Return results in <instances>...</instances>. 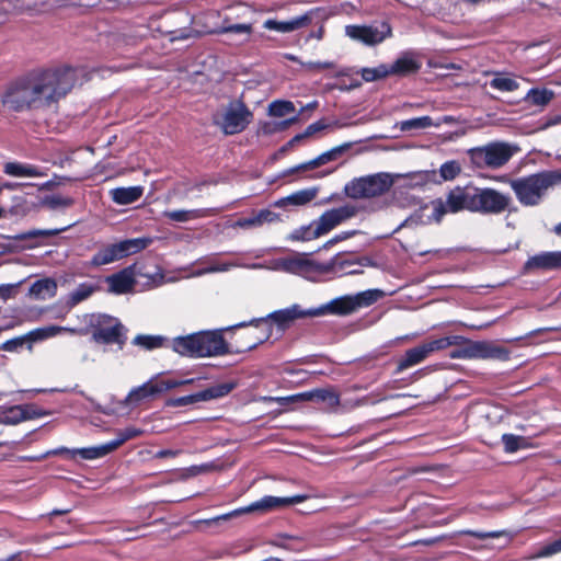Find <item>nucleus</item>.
Masks as SVG:
<instances>
[{
	"label": "nucleus",
	"mask_w": 561,
	"mask_h": 561,
	"mask_svg": "<svg viewBox=\"0 0 561 561\" xmlns=\"http://www.w3.org/2000/svg\"><path fill=\"white\" fill-rule=\"evenodd\" d=\"M561 181V173L542 171L527 176L508 180L510 186L517 201L526 207L541 203L548 190Z\"/></svg>",
	"instance_id": "obj_2"
},
{
	"label": "nucleus",
	"mask_w": 561,
	"mask_h": 561,
	"mask_svg": "<svg viewBox=\"0 0 561 561\" xmlns=\"http://www.w3.org/2000/svg\"><path fill=\"white\" fill-rule=\"evenodd\" d=\"M501 439L504 445V450L508 454L516 453L520 448L526 447V438L523 436L503 434Z\"/></svg>",
	"instance_id": "obj_53"
},
{
	"label": "nucleus",
	"mask_w": 561,
	"mask_h": 561,
	"mask_svg": "<svg viewBox=\"0 0 561 561\" xmlns=\"http://www.w3.org/2000/svg\"><path fill=\"white\" fill-rule=\"evenodd\" d=\"M181 454L180 449H161L154 454V458L161 459V458H169V457H176Z\"/></svg>",
	"instance_id": "obj_64"
},
{
	"label": "nucleus",
	"mask_w": 561,
	"mask_h": 561,
	"mask_svg": "<svg viewBox=\"0 0 561 561\" xmlns=\"http://www.w3.org/2000/svg\"><path fill=\"white\" fill-rule=\"evenodd\" d=\"M362 263L351 257L337 254L325 265L324 271L333 272L339 275H356L360 274Z\"/></svg>",
	"instance_id": "obj_31"
},
{
	"label": "nucleus",
	"mask_w": 561,
	"mask_h": 561,
	"mask_svg": "<svg viewBox=\"0 0 561 561\" xmlns=\"http://www.w3.org/2000/svg\"><path fill=\"white\" fill-rule=\"evenodd\" d=\"M57 291V283L53 278H42L32 284L30 295L39 300L53 298Z\"/></svg>",
	"instance_id": "obj_36"
},
{
	"label": "nucleus",
	"mask_w": 561,
	"mask_h": 561,
	"mask_svg": "<svg viewBox=\"0 0 561 561\" xmlns=\"http://www.w3.org/2000/svg\"><path fill=\"white\" fill-rule=\"evenodd\" d=\"M460 172L461 165L456 160L446 161L439 167V176L442 181H453L460 174Z\"/></svg>",
	"instance_id": "obj_51"
},
{
	"label": "nucleus",
	"mask_w": 561,
	"mask_h": 561,
	"mask_svg": "<svg viewBox=\"0 0 561 561\" xmlns=\"http://www.w3.org/2000/svg\"><path fill=\"white\" fill-rule=\"evenodd\" d=\"M272 268L307 277L319 271V265L304 255L279 257L272 262Z\"/></svg>",
	"instance_id": "obj_21"
},
{
	"label": "nucleus",
	"mask_w": 561,
	"mask_h": 561,
	"mask_svg": "<svg viewBox=\"0 0 561 561\" xmlns=\"http://www.w3.org/2000/svg\"><path fill=\"white\" fill-rule=\"evenodd\" d=\"M149 238H134L108 244L99 250L91 259V265L102 266L140 252L150 244Z\"/></svg>",
	"instance_id": "obj_9"
},
{
	"label": "nucleus",
	"mask_w": 561,
	"mask_h": 561,
	"mask_svg": "<svg viewBox=\"0 0 561 561\" xmlns=\"http://www.w3.org/2000/svg\"><path fill=\"white\" fill-rule=\"evenodd\" d=\"M92 340L99 344H117L122 350L126 342V330L118 319L107 314H92L90 319Z\"/></svg>",
	"instance_id": "obj_5"
},
{
	"label": "nucleus",
	"mask_w": 561,
	"mask_h": 561,
	"mask_svg": "<svg viewBox=\"0 0 561 561\" xmlns=\"http://www.w3.org/2000/svg\"><path fill=\"white\" fill-rule=\"evenodd\" d=\"M312 16L309 13L295 16L288 21H276L268 19L263 23V27L278 33H290L296 30L308 26L311 23Z\"/></svg>",
	"instance_id": "obj_28"
},
{
	"label": "nucleus",
	"mask_w": 561,
	"mask_h": 561,
	"mask_svg": "<svg viewBox=\"0 0 561 561\" xmlns=\"http://www.w3.org/2000/svg\"><path fill=\"white\" fill-rule=\"evenodd\" d=\"M236 387L234 382H221L214 385L203 391H199V398L203 401L222 398L229 394Z\"/></svg>",
	"instance_id": "obj_43"
},
{
	"label": "nucleus",
	"mask_w": 561,
	"mask_h": 561,
	"mask_svg": "<svg viewBox=\"0 0 561 561\" xmlns=\"http://www.w3.org/2000/svg\"><path fill=\"white\" fill-rule=\"evenodd\" d=\"M201 401H203V400L199 398V392H197V393L184 396V397L176 399L175 404L182 407V405H188V404H193V403L201 402Z\"/></svg>",
	"instance_id": "obj_61"
},
{
	"label": "nucleus",
	"mask_w": 561,
	"mask_h": 561,
	"mask_svg": "<svg viewBox=\"0 0 561 561\" xmlns=\"http://www.w3.org/2000/svg\"><path fill=\"white\" fill-rule=\"evenodd\" d=\"M197 263L198 264H206L204 267H206V272H208V274L228 272L232 267L241 266L238 263L219 262V261H217L215 255L206 256L204 259H201V260L197 261Z\"/></svg>",
	"instance_id": "obj_47"
},
{
	"label": "nucleus",
	"mask_w": 561,
	"mask_h": 561,
	"mask_svg": "<svg viewBox=\"0 0 561 561\" xmlns=\"http://www.w3.org/2000/svg\"><path fill=\"white\" fill-rule=\"evenodd\" d=\"M149 238H134L108 244L99 250L91 259V265L102 266L140 252L150 244Z\"/></svg>",
	"instance_id": "obj_8"
},
{
	"label": "nucleus",
	"mask_w": 561,
	"mask_h": 561,
	"mask_svg": "<svg viewBox=\"0 0 561 561\" xmlns=\"http://www.w3.org/2000/svg\"><path fill=\"white\" fill-rule=\"evenodd\" d=\"M461 535L472 536L478 539L484 540L489 538H499L506 534L505 530H493V531H479V530H471V529H465L460 531Z\"/></svg>",
	"instance_id": "obj_57"
},
{
	"label": "nucleus",
	"mask_w": 561,
	"mask_h": 561,
	"mask_svg": "<svg viewBox=\"0 0 561 561\" xmlns=\"http://www.w3.org/2000/svg\"><path fill=\"white\" fill-rule=\"evenodd\" d=\"M144 194L140 185L128 187H116L110 191L112 201L117 205H129L137 202Z\"/></svg>",
	"instance_id": "obj_34"
},
{
	"label": "nucleus",
	"mask_w": 561,
	"mask_h": 561,
	"mask_svg": "<svg viewBox=\"0 0 561 561\" xmlns=\"http://www.w3.org/2000/svg\"><path fill=\"white\" fill-rule=\"evenodd\" d=\"M355 310L352 295H345L334 298L319 307H313L311 317H323V316H348Z\"/></svg>",
	"instance_id": "obj_23"
},
{
	"label": "nucleus",
	"mask_w": 561,
	"mask_h": 561,
	"mask_svg": "<svg viewBox=\"0 0 561 561\" xmlns=\"http://www.w3.org/2000/svg\"><path fill=\"white\" fill-rule=\"evenodd\" d=\"M559 552H561V537L559 539L554 540L553 542H550V543L543 546L542 548H540L536 552L535 557L536 558H547V557L553 556Z\"/></svg>",
	"instance_id": "obj_56"
},
{
	"label": "nucleus",
	"mask_w": 561,
	"mask_h": 561,
	"mask_svg": "<svg viewBox=\"0 0 561 561\" xmlns=\"http://www.w3.org/2000/svg\"><path fill=\"white\" fill-rule=\"evenodd\" d=\"M345 34L357 42L365 45H377L391 35V28L388 24L382 23L379 26L373 25H347Z\"/></svg>",
	"instance_id": "obj_19"
},
{
	"label": "nucleus",
	"mask_w": 561,
	"mask_h": 561,
	"mask_svg": "<svg viewBox=\"0 0 561 561\" xmlns=\"http://www.w3.org/2000/svg\"><path fill=\"white\" fill-rule=\"evenodd\" d=\"M489 85L501 92H513L519 88V82L511 76L496 72L494 78L489 81Z\"/></svg>",
	"instance_id": "obj_41"
},
{
	"label": "nucleus",
	"mask_w": 561,
	"mask_h": 561,
	"mask_svg": "<svg viewBox=\"0 0 561 561\" xmlns=\"http://www.w3.org/2000/svg\"><path fill=\"white\" fill-rule=\"evenodd\" d=\"M383 296L380 289H367L355 295H352L355 310L364 307H369Z\"/></svg>",
	"instance_id": "obj_44"
},
{
	"label": "nucleus",
	"mask_w": 561,
	"mask_h": 561,
	"mask_svg": "<svg viewBox=\"0 0 561 561\" xmlns=\"http://www.w3.org/2000/svg\"><path fill=\"white\" fill-rule=\"evenodd\" d=\"M75 4L76 0H0V21L11 12H45L54 7Z\"/></svg>",
	"instance_id": "obj_15"
},
{
	"label": "nucleus",
	"mask_w": 561,
	"mask_h": 561,
	"mask_svg": "<svg viewBox=\"0 0 561 561\" xmlns=\"http://www.w3.org/2000/svg\"><path fill=\"white\" fill-rule=\"evenodd\" d=\"M82 73L68 66L31 71L8 87L2 102L15 112L48 107L70 92Z\"/></svg>",
	"instance_id": "obj_1"
},
{
	"label": "nucleus",
	"mask_w": 561,
	"mask_h": 561,
	"mask_svg": "<svg viewBox=\"0 0 561 561\" xmlns=\"http://www.w3.org/2000/svg\"><path fill=\"white\" fill-rule=\"evenodd\" d=\"M359 231L358 230H348V231H343L336 236H334L331 240H329L325 244V247H329V245H332V244H335L340 241H344L346 239H350L352 237H354L355 234H357Z\"/></svg>",
	"instance_id": "obj_60"
},
{
	"label": "nucleus",
	"mask_w": 561,
	"mask_h": 561,
	"mask_svg": "<svg viewBox=\"0 0 561 561\" xmlns=\"http://www.w3.org/2000/svg\"><path fill=\"white\" fill-rule=\"evenodd\" d=\"M351 147H352V142H344L340 146H336V147L321 153L320 156H318L317 158H314L308 162H305L297 167L291 168L290 170H288L287 173H294V172L300 171V170L314 169V168H318L328 162L334 161V160L339 159L342 154H344L347 150H350Z\"/></svg>",
	"instance_id": "obj_26"
},
{
	"label": "nucleus",
	"mask_w": 561,
	"mask_h": 561,
	"mask_svg": "<svg viewBox=\"0 0 561 561\" xmlns=\"http://www.w3.org/2000/svg\"><path fill=\"white\" fill-rule=\"evenodd\" d=\"M219 33L221 34H237V35H244L247 38L252 33V25L247 23H238V24H227L222 25L219 30Z\"/></svg>",
	"instance_id": "obj_54"
},
{
	"label": "nucleus",
	"mask_w": 561,
	"mask_h": 561,
	"mask_svg": "<svg viewBox=\"0 0 561 561\" xmlns=\"http://www.w3.org/2000/svg\"><path fill=\"white\" fill-rule=\"evenodd\" d=\"M308 499L305 494H297L294 496H285V497H278V496H272V495H265L259 501H255L251 503L248 506L237 508L228 514H224L221 516H218L215 518V520L219 519H228L232 516H238L241 514H248L253 512H268L278 507L288 506L297 503H301Z\"/></svg>",
	"instance_id": "obj_14"
},
{
	"label": "nucleus",
	"mask_w": 561,
	"mask_h": 561,
	"mask_svg": "<svg viewBox=\"0 0 561 561\" xmlns=\"http://www.w3.org/2000/svg\"><path fill=\"white\" fill-rule=\"evenodd\" d=\"M133 344L141 346L146 350H154L159 347H165L168 345V339L162 335H145L139 334L133 340Z\"/></svg>",
	"instance_id": "obj_46"
},
{
	"label": "nucleus",
	"mask_w": 561,
	"mask_h": 561,
	"mask_svg": "<svg viewBox=\"0 0 561 561\" xmlns=\"http://www.w3.org/2000/svg\"><path fill=\"white\" fill-rule=\"evenodd\" d=\"M64 331H69L71 333H75L76 329H68V328L58 327V325H48V327L38 328V329L30 331L25 335V337H26V340H30L32 342H38V341H44L46 339L53 337Z\"/></svg>",
	"instance_id": "obj_39"
},
{
	"label": "nucleus",
	"mask_w": 561,
	"mask_h": 561,
	"mask_svg": "<svg viewBox=\"0 0 561 561\" xmlns=\"http://www.w3.org/2000/svg\"><path fill=\"white\" fill-rule=\"evenodd\" d=\"M462 339L459 336H444L425 342L413 348L408 350L398 363V371H403L425 360L433 352L445 350L453 344L459 343Z\"/></svg>",
	"instance_id": "obj_12"
},
{
	"label": "nucleus",
	"mask_w": 561,
	"mask_h": 561,
	"mask_svg": "<svg viewBox=\"0 0 561 561\" xmlns=\"http://www.w3.org/2000/svg\"><path fill=\"white\" fill-rule=\"evenodd\" d=\"M317 196L316 188H307L295 192L286 197H283L275 202L276 207H286L288 205L302 206L310 203Z\"/></svg>",
	"instance_id": "obj_37"
},
{
	"label": "nucleus",
	"mask_w": 561,
	"mask_h": 561,
	"mask_svg": "<svg viewBox=\"0 0 561 561\" xmlns=\"http://www.w3.org/2000/svg\"><path fill=\"white\" fill-rule=\"evenodd\" d=\"M525 268L528 271L561 270V251H547L533 255L526 261Z\"/></svg>",
	"instance_id": "obj_24"
},
{
	"label": "nucleus",
	"mask_w": 561,
	"mask_h": 561,
	"mask_svg": "<svg viewBox=\"0 0 561 561\" xmlns=\"http://www.w3.org/2000/svg\"><path fill=\"white\" fill-rule=\"evenodd\" d=\"M220 208H196V209H178L165 210L163 216L174 222H187L191 220L215 216Z\"/></svg>",
	"instance_id": "obj_30"
},
{
	"label": "nucleus",
	"mask_w": 561,
	"mask_h": 561,
	"mask_svg": "<svg viewBox=\"0 0 561 561\" xmlns=\"http://www.w3.org/2000/svg\"><path fill=\"white\" fill-rule=\"evenodd\" d=\"M554 96V92L549 89H537L533 88L528 90L524 100L533 105L543 107L546 106Z\"/></svg>",
	"instance_id": "obj_42"
},
{
	"label": "nucleus",
	"mask_w": 561,
	"mask_h": 561,
	"mask_svg": "<svg viewBox=\"0 0 561 561\" xmlns=\"http://www.w3.org/2000/svg\"><path fill=\"white\" fill-rule=\"evenodd\" d=\"M321 236H323V233L320 229H318V219H316L309 225L295 229L289 234L288 239L291 241H310Z\"/></svg>",
	"instance_id": "obj_38"
},
{
	"label": "nucleus",
	"mask_w": 561,
	"mask_h": 561,
	"mask_svg": "<svg viewBox=\"0 0 561 561\" xmlns=\"http://www.w3.org/2000/svg\"><path fill=\"white\" fill-rule=\"evenodd\" d=\"M67 230V227L56 229H32L25 232H21L14 236L0 234V249L2 253H13L24 249H33L38 243H32L28 245H20V241L34 240L39 237H53Z\"/></svg>",
	"instance_id": "obj_17"
},
{
	"label": "nucleus",
	"mask_w": 561,
	"mask_h": 561,
	"mask_svg": "<svg viewBox=\"0 0 561 561\" xmlns=\"http://www.w3.org/2000/svg\"><path fill=\"white\" fill-rule=\"evenodd\" d=\"M356 72L360 73L363 80L366 82H373L389 77L387 64H380L374 68H362Z\"/></svg>",
	"instance_id": "obj_50"
},
{
	"label": "nucleus",
	"mask_w": 561,
	"mask_h": 561,
	"mask_svg": "<svg viewBox=\"0 0 561 561\" xmlns=\"http://www.w3.org/2000/svg\"><path fill=\"white\" fill-rule=\"evenodd\" d=\"M295 112V105L290 101L277 100L268 105V114L274 117H283Z\"/></svg>",
	"instance_id": "obj_52"
},
{
	"label": "nucleus",
	"mask_w": 561,
	"mask_h": 561,
	"mask_svg": "<svg viewBox=\"0 0 561 561\" xmlns=\"http://www.w3.org/2000/svg\"><path fill=\"white\" fill-rule=\"evenodd\" d=\"M167 348H171L173 352L181 356L198 358L197 334L192 333L176 336L172 340L168 339Z\"/></svg>",
	"instance_id": "obj_27"
},
{
	"label": "nucleus",
	"mask_w": 561,
	"mask_h": 561,
	"mask_svg": "<svg viewBox=\"0 0 561 561\" xmlns=\"http://www.w3.org/2000/svg\"><path fill=\"white\" fill-rule=\"evenodd\" d=\"M312 308L304 309L299 305L295 304L288 308L276 310L264 318H253L250 321H243L232 325V328H245L249 325H253L255 328H262L263 337L260 339L259 343H262L264 340L268 339L271 333V325L268 320H273L280 327H286L290 322L296 319L311 317L309 312H311Z\"/></svg>",
	"instance_id": "obj_6"
},
{
	"label": "nucleus",
	"mask_w": 561,
	"mask_h": 561,
	"mask_svg": "<svg viewBox=\"0 0 561 561\" xmlns=\"http://www.w3.org/2000/svg\"><path fill=\"white\" fill-rule=\"evenodd\" d=\"M392 185V180L388 174L378 173L374 175L354 179L345 187V194L351 198H366L383 194Z\"/></svg>",
	"instance_id": "obj_11"
},
{
	"label": "nucleus",
	"mask_w": 561,
	"mask_h": 561,
	"mask_svg": "<svg viewBox=\"0 0 561 561\" xmlns=\"http://www.w3.org/2000/svg\"><path fill=\"white\" fill-rule=\"evenodd\" d=\"M3 172L10 176L16 178H41L44 173L35 165L20 163V162H7L3 165Z\"/></svg>",
	"instance_id": "obj_35"
},
{
	"label": "nucleus",
	"mask_w": 561,
	"mask_h": 561,
	"mask_svg": "<svg viewBox=\"0 0 561 561\" xmlns=\"http://www.w3.org/2000/svg\"><path fill=\"white\" fill-rule=\"evenodd\" d=\"M462 340L455 345L457 348L453 350L449 357L453 359H501L508 358V352L502 346H499L488 341H470L465 336L458 335Z\"/></svg>",
	"instance_id": "obj_4"
},
{
	"label": "nucleus",
	"mask_w": 561,
	"mask_h": 561,
	"mask_svg": "<svg viewBox=\"0 0 561 561\" xmlns=\"http://www.w3.org/2000/svg\"><path fill=\"white\" fill-rule=\"evenodd\" d=\"M328 127L327 124H324L322 121L314 122L310 124L304 131L306 138L310 137L311 135L321 131Z\"/></svg>",
	"instance_id": "obj_62"
},
{
	"label": "nucleus",
	"mask_w": 561,
	"mask_h": 561,
	"mask_svg": "<svg viewBox=\"0 0 561 561\" xmlns=\"http://www.w3.org/2000/svg\"><path fill=\"white\" fill-rule=\"evenodd\" d=\"M252 117L251 111L242 101H232L227 105L222 115V131L226 135L239 134L248 127Z\"/></svg>",
	"instance_id": "obj_16"
},
{
	"label": "nucleus",
	"mask_w": 561,
	"mask_h": 561,
	"mask_svg": "<svg viewBox=\"0 0 561 561\" xmlns=\"http://www.w3.org/2000/svg\"><path fill=\"white\" fill-rule=\"evenodd\" d=\"M108 291L116 295L126 294L133 290L135 278L131 268H124L108 277Z\"/></svg>",
	"instance_id": "obj_29"
},
{
	"label": "nucleus",
	"mask_w": 561,
	"mask_h": 561,
	"mask_svg": "<svg viewBox=\"0 0 561 561\" xmlns=\"http://www.w3.org/2000/svg\"><path fill=\"white\" fill-rule=\"evenodd\" d=\"M21 283L22 282H19L15 285H13V284L0 285V298H2V299L10 298L13 295L15 287L19 286Z\"/></svg>",
	"instance_id": "obj_63"
},
{
	"label": "nucleus",
	"mask_w": 561,
	"mask_h": 561,
	"mask_svg": "<svg viewBox=\"0 0 561 561\" xmlns=\"http://www.w3.org/2000/svg\"><path fill=\"white\" fill-rule=\"evenodd\" d=\"M142 434V431L136 427H126L123 430L116 431V437L112 440H110L113 450H116L118 447H121L124 443L136 438Z\"/></svg>",
	"instance_id": "obj_48"
},
{
	"label": "nucleus",
	"mask_w": 561,
	"mask_h": 561,
	"mask_svg": "<svg viewBox=\"0 0 561 561\" xmlns=\"http://www.w3.org/2000/svg\"><path fill=\"white\" fill-rule=\"evenodd\" d=\"M439 127L440 123H434L431 116L413 117L410 119L401 121L399 127L402 131H411L414 129H426L430 127Z\"/></svg>",
	"instance_id": "obj_45"
},
{
	"label": "nucleus",
	"mask_w": 561,
	"mask_h": 561,
	"mask_svg": "<svg viewBox=\"0 0 561 561\" xmlns=\"http://www.w3.org/2000/svg\"><path fill=\"white\" fill-rule=\"evenodd\" d=\"M277 401H313L323 403L330 411H334L340 405V396L328 388H318L310 391L294 394L287 398H277Z\"/></svg>",
	"instance_id": "obj_22"
},
{
	"label": "nucleus",
	"mask_w": 561,
	"mask_h": 561,
	"mask_svg": "<svg viewBox=\"0 0 561 561\" xmlns=\"http://www.w3.org/2000/svg\"><path fill=\"white\" fill-rule=\"evenodd\" d=\"M388 76L405 77L415 73L421 68V62L411 51L402 53L392 64L387 65Z\"/></svg>",
	"instance_id": "obj_25"
},
{
	"label": "nucleus",
	"mask_w": 561,
	"mask_h": 561,
	"mask_svg": "<svg viewBox=\"0 0 561 561\" xmlns=\"http://www.w3.org/2000/svg\"><path fill=\"white\" fill-rule=\"evenodd\" d=\"M113 447L110 442L98 445V446H90V447H83V448H77V449H67V448H60L54 454L58 453H71L73 455H79L82 459L87 460H94L99 458H103L107 456L108 454L113 453Z\"/></svg>",
	"instance_id": "obj_32"
},
{
	"label": "nucleus",
	"mask_w": 561,
	"mask_h": 561,
	"mask_svg": "<svg viewBox=\"0 0 561 561\" xmlns=\"http://www.w3.org/2000/svg\"><path fill=\"white\" fill-rule=\"evenodd\" d=\"M473 186H456L448 192L445 202L434 204L432 218L439 222L447 213L456 214L462 210L472 213Z\"/></svg>",
	"instance_id": "obj_10"
},
{
	"label": "nucleus",
	"mask_w": 561,
	"mask_h": 561,
	"mask_svg": "<svg viewBox=\"0 0 561 561\" xmlns=\"http://www.w3.org/2000/svg\"><path fill=\"white\" fill-rule=\"evenodd\" d=\"M304 67L310 70H321L334 68L335 64L333 61H308L304 64Z\"/></svg>",
	"instance_id": "obj_59"
},
{
	"label": "nucleus",
	"mask_w": 561,
	"mask_h": 561,
	"mask_svg": "<svg viewBox=\"0 0 561 561\" xmlns=\"http://www.w3.org/2000/svg\"><path fill=\"white\" fill-rule=\"evenodd\" d=\"M99 286L92 282H84L79 284L68 296V305L71 307L80 304L81 301L88 299Z\"/></svg>",
	"instance_id": "obj_40"
},
{
	"label": "nucleus",
	"mask_w": 561,
	"mask_h": 561,
	"mask_svg": "<svg viewBox=\"0 0 561 561\" xmlns=\"http://www.w3.org/2000/svg\"><path fill=\"white\" fill-rule=\"evenodd\" d=\"M192 379L188 380H175V379H168L162 380L156 378H151L147 382L142 383L141 386H138L136 388H133L127 397L124 400V403L126 405H138L145 400H148L150 398H154L167 390L178 388L180 386L186 385L192 382Z\"/></svg>",
	"instance_id": "obj_13"
},
{
	"label": "nucleus",
	"mask_w": 561,
	"mask_h": 561,
	"mask_svg": "<svg viewBox=\"0 0 561 561\" xmlns=\"http://www.w3.org/2000/svg\"><path fill=\"white\" fill-rule=\"evenodd\" d=\"M517 151L518 147L515 145L495 141L471 148L467 153L476 168L496 170L505 165Z\"/></svg>",
	"instance_id": "obj_3"
},
{
	"label": "nucleus",
	"mask_w": 561,
	"mask_h": 561,
	"mask_svg": "<svg viewBox=\"0 0 561 561\" xmlns=\"http://www.w3.org/2000/svg\"><path fill=\"white\" fill-rule=\"evenodd\" d=\"M45 205L50 209L66 208L72 205L70 197H64L60 195H51L45 198Z\"/></svg>",
	"instance_id": "obj_55"
},
{
	"label": "nucleus",
	"mask_w": 561,
	"mask_h": 561,
	"mask_svg": "<svg viewBox=\"0 0 561 561\" xmlns=\"http://www.w3.org/2000/svg\"><path fill=\"white\" fill-rule=\"evenodd\" d=\"M513 199L506 194L492 187L473 186V208L472 213L482 215H500L506 210H512Z\"/></svg>",
	"instance_id": "obj_7"
},
{
	"label": "nucleus",
	"mask_w": 561,
	"mask_h": 561,
	"mask_svg": "<svg viewBox=\"0 0 561 561\" xmlns=\"http://www.w3.org/2000/svg\"><path fill=\"white\" fill-rule=\"evenodd\" d=\"M359 211V208L353 204H345L329 210H325L318 218V229L327 234L339 225L354 218Z\"/></svg>",
	"instance_id": "obj_20"
},
{
	"label": "nucleus",
	"mask_w": 561,
	"mask_h": 561,
	"mask_svg": "<svg viewBox=\"0 0 561 561\" xmlns=\"http://www.w3.org/2000/svg\"><path fill=\"white\" fill-rule=\"evenodd\" d=\"M233 329L232 327L219 331H201L197 334L198 358L221 356L229 353L228 344L224 339L222 331Z\"/></svg>",
	"instance_id": "obj_18"
},
{
	"label": "nucleus",
	"mask_w": 561,
	"mask_h": 561,
	"mask_svg": "<svg viewBox=\"0 0 561 561\" xmlns=\"http://www.w3.org/2000/svg\"><path fill=\"white\" fill-rule=\"evenodd\" d=\"M25 340H26L25 336L8 340L0 345V350L7 351V352H15L19 347L23 346Z\"/></svg>",
	"instance_id": "obj_58"
},
{
	"label": "nucleus",
	"mask_w": 561,
	"mask_h": 561,
	"mask_svg": "<svg viewBox=\"0 0 561 561\" xmlns=\"http://www.w3.org/2000/svg\"><path fill=\"white\" fill-rule=\"evenodd\" d=\"M278 219V215L268 210L261 209L257 214L251 217L240 218L234 221L231 227L241 229H252L263 226L265 222H273Z\"/></svg>",
	"instance_id": "obj_33"
},
{
	"label": "nucleus",
	"mask_w": 561,
	"mask_h": 561,
	"mask_svg": "<svg viewBox=\"0 0 561 561\" xmlns=\"http://www.w3.org/2000/svg\"><path fill=\"white\" fill-rule=\"evenodd\" d=\"M302 538L299 536H293L288 534H279L275 537L272 543L278 548L287 550H300V543Z\"/></svg>",
	"instance_id": "obj_49"
}]
</instances>
